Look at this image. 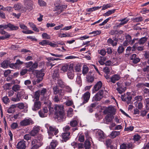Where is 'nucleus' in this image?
<instances>
[{"instance_id": "f257e3e1", "label": "nucleus", "mask_w": 149, "mask_h": 149, "mask_svg": "<svg viewBox=\"0 0 149 149\" xmlns=\"http://www.w3.org/2000/svg\"><path fill=\"white\" fill-rule=\"evenodd\" d=\"M55 118L59 121H62L64 116V111L62 105H56L54 107Z\"/></svg>"}, {"instance_id": "f03ea898", "label": "nucleus", "mask_w": 149, "mask_h": 149, "mask_svg": "<svg viewBox=\"0 0 149 149\" xmlns=\"http://www.w3.org/2000/svg\"><path fill=\"white\" fill-rule=\"evenodd\" d=\"M67 7V5H63L61 4H59L55 7L54 11L55 12V14L57 15L60 14L64 10V9H66Z\"/></svg>"}, {"instance_id": "7ed1b4c3", "label": "nucleus", "mask_w": 149, "mask_h": 149, "mask_svg": "<svg viewBox=\"0 0 149 149\" xmlns=\"http://www.w3.org/2000/svg\"><path fill=\"white\" fill-rule=\"evenodd\" d=\"M103 91L100 90L93 97L92 100V102L99 101L103 97Z\"/></svg>"}, {"instance_id": "20e7f679", "label": "nucleus", "mask_w": 149, "mask_h": 149, "mask_svg": "<svg viewBox=\"0 0 149 149\" xmlns=\"http://www.w3.org/2000/svg\"><path fill=\"white\" fill-rule=\"evenodd\" d=\"M34 123L31 118L25 119L20 122V125L22 126H25L31 125Z\"/></svg>"}, {"instance_id": "39448f33", "label": "nucleus", "mask_w": 149, "mask_h": 149, "mask_svg": "<svg viewBox=\"0 0 149 149\" xmlns=\"http://www.w3.org/2000/svg\"><path fill=\"white\" fill-rule=\"evenodd\" d=\"M24 3L28 10H31L33 9V2L32 0H24Z\"/></svg>"}, {"instance_id": "423d86ee", "label": "nucleus", "mask_w": 149, "mask_h": 149, "mask_svg": "<svg viewBox=\"0 0 149 149\" xmlns=\"http://www.w3.org/2000/svg\"><path fill=\"white\" fill-rule=\"evenodd\" d=\"M116 112V109L113 107H109L107 108L103 111V113L104 114H107L108 113L109 114H111V115L115 114Z\"/></svg>"}, {"instance_id": "0eeeda50", "label": "nucleus", "mask_w": 149, "mask_h": 149, "mask_svg": "<svg viewBox=\"0 0 149 149\" xmlns=\"http://www.w3.org/2000/svg\"><path fill=\"white\" fill-rule=\"evenodd\" d=\"M67 75L69 79H73L74 77V74L72 65L70 64V65L67 73Z\"/></svg>"}, {"instance_id": "6e6552de", "label": "nucleus", "mask_w": 149, "mask_h": 149, "mask_svg": "<svg viewBox=\"0 0 149 149\" xmlns=\"http://www.w3.org/2000/svg\"><path fill=\"white\" fill-rule=\"evenodd\" d=\"M49 130L48 133L49 135L51 136H53L54 134L55 135H56L58 132V129L55 127H53L50 126H49Z\"/></svg>"}, {"instance_id": "1a4fd4ad", "label": "nucleus", "mask_w": 149, "mask_h": 149, "mask_svg": "<svg viewBox=\"0 0 149 149\" xmlns=\"http://www.w3.org/2000/svg\"><path fill=\"white\" fill-rule=\"evenodd\" d=\"M96 136L99 141H102L105 139L106 136L104 132L101 130H99L96 133Z\"/></svg>"}, {"instance_id": "9d476101", "label": "nucleus", "mask_w": 149, "mask_h": 149, "mask_svg": "<svg viewBox=\"0 0 149 149\" xmlns=\"http://www.w3.org/2000/svg\"><path fill=\"white\" fill-rule=\"evenodd\" d=\"M34 101V105L32 108L33 110L34 111H36L40 109L41 107V103L40 101L38 100H35Z\"/></svg>"}, {"instance_id": "9b49d317", "label": "nucleus", "mask_w": 149, "mask_h": 149, "mask_svg": "<svg viewBox=\"0 0 149 149\" xmlns=\"http://www.w3.org/2000/svg\"><path fill=\"white\" fill-rule=\"evenodd\" d=\"M39 127L38 126H35L32 130L29 132V134L32 136H35L39 133L40 130Z\"/></svg>"}, {"instance_id": "f8f14e48", "label": "nucleus", "mask_w": 149, "mask_h": 149, "mask_svg": "<svg viewBox=\"0 0 149 149\" xmlns=\"http://www.w3.org/2000/svg\"><path fill=\"white\" fill-rule=\"evenodd\" d=\"M90 93L87 91L83 95L82 98L83 100V103L85 104L87 102L90 97Z\"/></svg>"}, {"instance_id": "ddd939ff", "label": "nucleus", "mask_w": 149, "mask_h": 149, "mask_svg": "<svg viewBox=\"0 0 149 149\" xmlns=\"http://www.w3.org/2000/svg\"><path fill=\"white\" fill-rule=\"evenodd\" d=\"M52 77L53 78L56 80H58L60 79L58 70L57 68L55 69L52 72Z\"/></svg>"}, {"instance_id": "4468645a", "label": "nucleus", "mask_w": 149, "mask_h": 149, "mask_svg": "<svg viewBox=\"0 0 149 149\" xmlns=\"http://www.w3.org/2000/svg\"><path fill=\"white\" fill-rule=\"evenodd\" d=\"M130 60L133 61V63L136 64L139 62L140 60L139 57L136 54H133L130 58Z\"/></svg>"}, {"instance_id": "2eb2a0df", "label": "nucleus", "mask_w": 149, "mask_h": 149, "mask_svg": "<svg viewBox=\"0 0 149 149\" xmlns=\"http://www.w3.org/2000/svg\"><path fill=\"white\" fill-rule=\"evenodd\" d=\"M44 69H41L40 70H36L35 72L36 74V77L37 78H43L45 75Z\"/></svg>"}, {"instance_id": "dca6fc26", "label": "nucleus", "mask_w": 149, "mask_h": 149, "mask_svg": "<svg viewBox=\"0 0 149 149\" xmlns=\"http://www.w3.org/2000/svg\"><path fill=\"white\" fill-rule=\"evenodd\" d=\"M120 79V76L118 74H114L110 78V80L109 81H107L108 82H112L113 83H115L116 81H118Z\"/></svg>"}, {"instance_id": "f3484780", "label": "nucleus", "mask_w": 149, "mask_h": 149, "mask_svg": "<svg viewBox=\"0 0 149 149\" xmlns=\"http://www.w3.org/2000/svg\"><path fill=\"white\" fill-rule=\"evenodd\" d=\"M5 29L9 28L11 30H16L18 29L17 26H14L13 24L9 23L7 24H5Z\"/></svg>"}, {"instance_id": "a211bd4d", "label": "nucleus", "mask_w": 149, "mask_h": 149, "mask_svg": "<svg viewBox=\"0 0 149 149\" xmlns=\"http://www.w3.org/2000/svg\"><path fill=\"white\" fill-rule=\"evenodd\" d=\"M70 132H64L62 134V138L65 142H66L70 138Z\"/></svg>"}, {"instance_id": "6ab92c4d", "label": "nucleus", "mask_w": 149, "mask_h": 149, "mask_svg": "<svg viewBox=\"0 0 149 149\" xmlns=\"http://www.w3.org/2000/svg\"><path fill=\"white\" fill-rule=\"evenodd\" d=\"M102 83L101 81H99L97 82L94 86V89L95 91H98L101 88L102 86Z\"/></svg>"}, {"instance_id": "aec40b11", "label": "nucleus", "mask_w": 149, "mask_h": 149, "mask_svg": "<svg viewBox=\"0 0 149 149\" xmlns=\"http://www.w3.org/2000/svg\"><path fill=\"white\" fill-rule=\"evenodd\" d=\"M129 19L127 18H125L123 19H120L119 20V21L120 22L117 25V27L119 26L126 24L129 21Z\"/></svg>"}, {"instance_id": "412c9836", "label": "nucleus", "mask_w": 149, "mask_h": 149, "mask_svg": "<svg viewBox=\"0 0 149 149\" xmlns=\"http://www.w3.org/2000/svg\"><path fill=\"white\" fill-rule=\"evenodd\" d=\"M113 115L111 114H107L105 117L106 123L107 124L108 123L111 122L112 120L113 117H112Z\"/></svg>"}, {"instance_id": "4be33fe9", "label": "nucleus", "mask_w": 149, "mask_h": 149, "mask_svg": "<svg viewBox=\"0 0 149 149\" xmlns=\"http://www.w3.org/2000/svg\"><path fill=\"white\" fill-rule=\"evenodd\" d=\"M38 64L37 63L35 62L33 64V63L31 67L29 68L28 70V71L29 72H33L35 69L38 68Z\"/></svg>"}, {"instance_id": "5701e85b", "label": "nucleus", "mask_w": 149, "mask_h": 149, "mask_svg": "<svg viewBox=\"0 0 149 149\" xmlns=\"http://www.w3.org/2000/svg\"><path fill=\"white\" fill-rule=\"evenodd\" d=\"M26 141L22 140L19 141V149H25L26 147Z\"/></svg>"}, {"instance_id": "b1692460", "label": "nucleus", "mask_w": 149, "mask_h": 149, "mask_svg": "<svg viewBox=\"0 0 149 149\" xmlns=\"http://www.w3.org/2000/svg\"><path fill=\"white\" fill-rule=\"evenodd\" d=\"M9 65V62L7 60L4 61L1 63V67L4 68H6L8 67Z\"/></svg>"}, {"instance_id": "393cba45", "label": "nucleus", "mask_w": 149, "mask_h": 149, "mask_svg": "<svg viewBox=\"0 0 149 149\" xmlns=\"http://www.w3.org/2000/svg\"><path fill=\"white\" fill-rule=\"evenodd\" d=\"M9 67L10 68H17L19 67V59L17 60L16 62L15 63L9 64Z\"/></svg>"}, {"instance_id": "a878e982", "label": "nucleus", "mask_w": 149, "mask_h": 149, "mask_svg": "<svg viewBox=\"0 0 149 149\" xmlns=\"http://www.w3.org/2000/svg\"><path fill=\"white\" fill-rule=\"evenodd\" d=\"M120 134V132L119 131H113L111 132L110 134V137L112 138H114L116 136H118Z\"/></svg>"}, {"instance_id": "bb28decb", "label": "nucleus", "mask_w": 149, "mask_h": 149, "mask_svg": "<svg viewBox=\"0 0 149 149\" xmlns=\"http://www.w3.org/2000/svg\"><path fill=\"white\" fill-rule=\"evenodd\" d=\"M116 89L119 93L122 94L125 91L126 89V88L122 86L120 87L117 88Z\"/></svg>"}, {"instance_id": "cd10ccee", "label": "nucleus", "mask_w": 149, "mask_h": 149, "mask_svg": "<svg viewBox=\"0 0 149 149\" xmlns=\"http://www.w3.org/2000/svg\"><path fill=\"white\" fill-rule=\"evenodd\" d=\"M147 38L145 37H142L137 42L140 45L143 44L147 41Z\"/></svg>"}, {"instance_id": "c85d7f7f", "label": "nucleus", "mask_w": 149, "mask_h": 149, "mask_svg": "<svg viewBox=\"0 0 149 149\" xmlns=\"http://www.w3.org/2000/svg\"><path fill=\"white\" fill-rule=\"evenodd\" d=\"M58 144V143L56 140H53L51 143L50 146L52 149H55Z\"/></svg>"}, {"instance_id": "c756f323", "label": "nucleus", "mask_w": 149, "mask_h": 149, "mask_svg": "<svg viewBox=\"0 0 149 149\" xmlns=\"http://www.w3.org/2000/svg\"><path fill=\"white\" fill-rule=\"evenodd\" d=\"M125 50V48L122 45L118 47L117 49V52L118 53L120 54L124 52Z\"/></svg>"}, {"instance_id": "7c9ffc66", "label": "nucleus", "mask_w": 149, "mask_h": 149, "mask_svg": "<svg viewBox=\"0 0 149 149\" xmlns=\"http://www.w3.org/2000/svg\"><path fill=\"white\" fill-rule=\"evenodd\" d=\"M116 10L115 9H114L112 10H109L106 13L104 14L103 16H108L111 14L114 13L115 12Z\"/></svg>"}, {"instance_id": "2f4dec72", "label": "nucleus", "mask_w": 149, "mask_h": 149, "mask_svg": "<svg viewBox=\"0 0 149 149\" xmlns=\"http://www.w3.org/2000/svg\"><path fill=\"white\" fill-rule=\"evenodd\" d=\"M78 123L76 120H72L70 122V125L72 127H74L77 125Z\"/></svg>"}, {"instance_id": "473e14b6", "label": "nucleus", "mask_w": 149, "mask_h": 149, "mask_svg": "<svg viewBox=\"0 0 149 149\" xmlns=\"http://www.w3.org/2000/svg\"><path fill=\"white\" fill-rule=\"evenodd\" d=\"M40 91H38L36 92L35 94V97L34 99L36 100H38L39 101V97L40 94Z\"/></svg>"}, {"instance_id": "72a5a7b5", "label": "nucleus", "mask_w": 149, "mask_h": 149, "mask_svg": "<svg viewBox=\"0 0 149 149\" xmlns=\"http://www.w3.org/2000/svg\"><path fill=\"white\" fill-rule=\"evenodd\" d=\"M60 89L57 86H55L53 88V92L55 94H57L58 93V91Z\"/></svg>"}, {"instance_id": "f704fd0d", "label": "nucleus", "mask_w": 149, "mask_h": 149, "mask_svg": "<svg viewBox=\"0 0 149 149\" xmlns=\"http://www.w3.org/2000/svg\"><path fill=\"white\" fill-rule=\"evenodd\" d=\"M88 68L86 65H84L83 67L82 73L84 74H86L88 72Z\"/></svg>"}, {"instance_id": "c9c22d12", "label": "nucleus", "mask_w": 149, "mask_h": 149, "mask_svg": "<svg viewBox=\"0 0 149 149\" xmlns=\"http://www.w3.org/2000/svg\"><path fill=\"white\" fill-rule=\"evenodd\" d=\"M2 101L4 103L6 104L9 102L10 101L9 98L7 96H4L3 97Z\"/></svg>"}, {"instance_id": "e433bc0d", "label": "nucleus", "mask_w": 149, "mask_h": 149, "mask_svg": "<svg viewBox=\"0 0 149 149\" xmlns=\"http://www.w3.org/2000/svg\"><path fill=\"white\" fill-rule=\"evenodd\" d=\"M38 3L40 6H44L46 5V3L42 0H38Z\"/></svg>"}, {"instance_id": "4c0bfd02", "label": "nucleus", "mask_w": 149, "mask_h": 149, "mask_svg": "<svg viewBox=\"0 0 149 149\" xmlns=\"http://www.w3.org/2000/svg\"><path fill=\"white\" fill-rule=\"evenodd\" d=\"M84 145L86 148L89 149L91 145L90 141H86L85 142Z\"/></svg>"}, {"instance_id": "58836bf2", "label": "nucleus", "mask_w": 149, "mask_h": 149, "mask_svg": "<svg viewBox=\"0 0 149 149\" xmlns=\"http://www.w3.org/2000/svg\"><path fill=\"white\" fill-rule=\"evenodd\" d=\"M48 40H43L39 42V44L42 46L48 45Z\"/></svg>"}, {"instance_id": "ea45409f", "label": "nucleus", "mask_w": 149, "mask_h": 149, "mask_svg": "<svg viewBox=\"0 0 149 149\" xmlns=\"http://www.w3.org/2000/svg\"><path fill=\"white\" fill-rule=\"evenodd\" d=\"M126 124H125V130L127 131H132L133 130L134 127L133 126H130L129 127H126Z\"/></svg>"}, {"instance_id": "a19ab883", "label": "nucleus", "mask_w": 149, "mask_h": 149, "mask_svg": "<svg viewBox=\"0 0 149 149\" xmlns=\"http://www.w3.org/2000/svg\"><path fill=\"white\" fill-rule=\"evenodd\" d=\"M125 40L127 41V42H128L130 44L131 41V36L129 34L125 36Z\"/></svg>"}, {"instance_id": "79ce46f5", "label": "nucleus", "mask_w": 149, "mask_h": 149, "mask_svg": "<svg viewBox=\"0 0 149 149\" xmlns=\"http://www.w3.org/2000/svg\"><path fill=\"white\" fill-rule=\"evenodd\" d=\"M107 43L110 45H111L113 46H116V45H114V40H113L111 38H109L107 41Z\"/></svg>"}, {"instance_id": "37998d69", "label": "nucleus", "mask_w": 149, "mask_h": 149, "mask_svg": "<svg viewBox=\"0 0 149 149\" xmlns=\"http://www.w3.org/2000/svg\"><path fill=\"white\" fill-rule=\"evenodd\" d=\"M47 91V89L45 88H43L40 91V94L43 97L45 95Z\"/></svg>"}, {"instance_id": "c03bdc74", "label": "nucleus", "mask_w": 149, "mask_h": 149, "mask_svg": "<svg viewBox=\"0 0 149 149\" xmlns=\"http://www.w3.org/2000/svg\"><path fill=\"white\" fill-rule=\"evenodd\" d=\"M10 37V34H6L4 36H0V40H4L5 39L9 38Z\"/></svg>"}, {"instance_id": "a18cd8bd", "label": "nucleus", "mask_w": 149, "mask_h": 149, "mask_svg": "<svg viewBox=\"0 0 149 149\" xmlns=\"http://www.w3.org/2000/svg\"><path fill=\"white\" fill-rule=\"evenodd\" d=\"M12 89L15 91L17 92L19 90V85L17 84L14 85L12 87Z\"/></svg>"}, {"instance_id": "49530a36", "label": "nucleus", "mask_w": 149, "mask_h": 149, "mask_svg": "<svg viewBox=\"0 0 149 149\" xmlns=\"http://www.w3.org/2000/svg\"><path fill=\"white\" fill-rule=\"evenodd\" d=\"M81 65L79 64H78L76 65L75 69L77 72H79L80 71H81Z\"/></svg>"}, {"instance_id": "de8ad7c7", "label": "nucleus", "mask_w": 149, "mask_h": 149, "mask_svg": "<svg viewBox=\"0 0 149 149\" xmlns=\"http://www.w3.org/2000/svg\"><path fill=\"white\" fill-rule=\"evenodd\" d=\"M42 37L44 39H49L50 38V36L46 33H43L42 34Z\"/></svg>"}, {"instance_id": "09e8293b", "label": "nucleus", "mask_w": 149, "mask_h": 149, "mask_svg": "<svg viewBox=\"0 0 149 149\" xmlns=\"http://www.w3.org/2000/svg\"><path fill=\"white\" fill-rule=\"evenodd\" d=\"M101 33V31H93L90 33V34H94V36H96L97 35H99Z\"/></svg>"}, {"instance_id": "8fccbe9b", "label": "nucleus", "mask_w": 149, "mask_h": 149, "mask_svg": "<svg viewBox=\"0 0 149 149\" xmlns=\"http://www.w3.org/2000/svg\"><path fill=\"white\" fill-rule=\"evenodd\" d=\"M68 68V65H65L62 66L61 68L62 70L64 72H66L67 71Z\"/></svg>"}, {"instance_id": "3c124183", "label": "nucleus", "mask_w": 149, "mask_h": 149, "mask_svg": "<svg viewBox=\"0 0 149 149\" xmlns=\"http://www.w3.org/2000/svg\"><path fill=\"white\" fill-rule=\"evenodd\" d=\"M65 104L68 106H70L72 105L73 104V102L72 100H68L65 102Z\"/></svg>"}, {"instance_id": "603ef678", "label": "nucleus", "mask_w": 149, "mask_h": 149, "mask_svg": "<svg viewBox=\"0 0 149 149\" xmlns=\"http://www.w3.org/2000/svg\"><path fill=\"white\" fill-rule=\"evenodd\" d=\"M18 126V125L16 123H13L11 125V128L13 129H16Z\"/></svg>"}, {"instance_id": "864d4df0", "label": "nucleus", "mask_w": 149, "mask_h": 149, "mask_svg": "<svg viewBox=\"0 0 149 149\" xmlns=\"http://www.w3.org/2000/svg\"><path fill=\"white\" fill-rule=\"evenodd\" d=\"M111 143V139H107L105 141V144L107 146V147H109Z\"/></svg>"}, {"instance_id": "5fc2aeb1", "label": "nucleus", "mask_w": 149, "mask_h": 149, "mask_svg": "<svg viewBox=\"0 0 149 149\" xmlns=\"http://www.w3.org/2000/svg\"><path fill=\"white\" fill-rule=\"evenodd\" d=\"M31 135L30 134H26L24 136V138L26 140H29L31 139Z\"/></svg>"}, {"instance_id": "6e6d98bb", "label": "nucleus", "mask_w": 149, "mask_h": 149, "mask_svg": "<svg viewBox=\"0 0 149 149\" xmlns=\"http://www.w3.org/2000/svg\"><path fill=\"white\" fill-rule=\"evenodd\" d=\"M38 113L40 117L43 118L45 117L46 116V115L45 114V113H44L42 110H40L39 111Z\"/></svg>"}, {"instance_id": "4d7b16f0", "label": "nucleus", "mask_w": 149, "mask_h": 149, "mask_svg": "<svg viewBox=\"0 0 149 149\" xmlns=\"http://www.w3.org/2000/svg\"><path fill=\"white\" fill-rule=\"evenodd\" d=\"M42 144H41V143H39L37 144H36L34 145L33 146L32 148L34 149H37L38 148L40 147L41 146Z\"/></svg>"}, {"instance_id": "13d9d810", "label": "nucleus", "mask_w": 149, "mask_h": 149, "mask_svg": "<svg viewBox=\"0 0 149 149\" xmlns=\"http://www.w3.org/2000/svg\"><path fill=\"white\" fill-rule=\"evenodd\" d=\"M70 127L68 126L67 125L63 128V129L65 132H69L68 131L70 130Z\"/></svg>"}, {"instance_id": "bf43d9fd", "label": "nucleus", "mask_w": 149, "mask_h": 149, "mask_svg": "<svg viewBox=\"0 0 149 149\" xmlns=\"http://www.w3.org/2000/svg\"><path fill=\"white\" fill-rule=\"evenodd\" d=\"M36 138L37 140V141H38V142H40L41 143V142L42 140V135L40 134H38Z\"/></svg>"}, {"instance_id": "052dcab7", "label": "nucleus", "mask_w": 149, "mask_h": 149, "mask_svg": "<svg viewBox=\"0 0 149 149\" xmlns=\"http://www.w3.org/2000/svg\"><path fill=\"white\" fill-rule=\"evenodd\" d=\"M26 8L23 6H21L19 8V10L20 11L21 13H24L26 11Z\"/></svg>"}, {"instance_id": "680f3d73", "label": "nucleus", "mask_w": 149, "mask_h": 149, "mask_svg": "<svg viewBox=\"0 0 149 149\" xmlns=\"http://www.w3.org/2000/svg\"><path fill=\"white\" fill-rule=\"evenodd\" d=\"M87 81L88 82H92L94 81V78L92 77H88L87 78Z\"/></svg>"}, {"instance_id": "e2e57ef3", "label": "nucleus", "mask_w": 149, "mask_h": 149, "mask_svg": "<svg viewBox=\"0 0 149 149\" xmlns=\"http://www.w3.org/2000/svg\"><path fill=\"white\" fill-rule=\"evenodd\" d=\"M33 63V62L31 61L27 63H25V65H26V67L27 68H29L31 67Z\"/></svg>"}, {"instance_id": "0e129e2a", "label": "nucleus", "mask_w": 149, "mask_h": 149, "mask_svg": "<svg viewBox=\"0 0 149 149\" xmlns=\"http://www.w3.org/2000/svg\"><path fill=\"white\" fill-rule=\"evenodd\" d=\"M146 103V107L147 109H149V98H147L145 99Z\"/></svg>"}, {"instance_id": "69168bd1", "label": "nucleus", "mask_w": 149, "mask_h": 149, "mask_svg": "<svg viewBox=\"0 0 149 149\" xmlns=\"http://www.w3.org/2000/svg\"><path fill=\"white\" fill-rule=\"evenodd\" d=\"M117 30H112L110 31L109 33L111 35H117Z\"/></svg>"}, {"instance_id": "338daca9", "label": "nucleus", "mask_w": 149, "mask_h": 149, "mask_svg": "<svg viewBox=\"0 0 149 149\" xmlns=\"http://www.w3.org/2000/svg\"><path fill=\"white\" fill-rule=\"evenodd\" d=\"M140 138L141 137L138 134L135 135L134 137V139L135 141H138Z\"/></svg>"}, {"instance_id": "774afa93", "label": "nucleus", "mask_w": 149, "mask_h": 149, "mask_svg": "<svg viewBox=\"0 0 149 149\" xmlns=\"http://www.w3.org/2000/svg\"><path fill=\"white\" fill-rule=\"evenodd\" d=\"M144 56L146 59H148V58L149 57V52L146 51L144 54Z\"/></svg>"}]
</instances>
